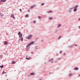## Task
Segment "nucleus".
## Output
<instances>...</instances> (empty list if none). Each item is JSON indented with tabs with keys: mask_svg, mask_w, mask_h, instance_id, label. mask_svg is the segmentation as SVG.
<instances>
[{
	"mask_svg": "<svg viewBox=\"0 0 80 80\" xmlns=\"http://www.w3.org/2000/svg\"><path fill=\"white\" fill-rule=\"evenodd\" d=\"M11 17H12V18H13L14 19H15V16H14V15L13 14H11Z\"/></svg>",
	"mask_w": 80,
	"mask_h": 80,
	"instance_id": "1",
	"label": "nucleus"
},
{
	"mask_svg": "<svg viewBox=\"0 0 80 80\" xmlns=\"http://www.w3.org/2000/svg\"><path fill=\"white\" fill-rule=\"evenodd\" d=\"M26 38L27 39H28V40H29V39H30V35H29L28 36L26 37Z\"/></svg>",
	"mask_w": 80,
	"mask_h": 80,
	"instance_id": "2",
	"label": "nucleus"
},
{
	"mask_svg": "<svg viewBox=\"0 0 80 80\" xmlns=\"http://www.w3.org/2000/svg\"><path fill=\"white\" fill-rule=\"evenodd\" d=\"M34 43H35V42H34V41L31 42L30 43V45H33V44H34Z\"/></svg>",
	"mask_w": 80,
	"mask_h": 80,
	"instance_id": "3",
	"label": "nucleus"
},
{
	"mask_svg": "<svg viewBox=\"0 0 80 80\" xmlns=\"http://www.w3.org/2000/svg\"><path fill=\"white\" fill-rule=\"evenodd\" d=\"M4 43L5 45H7V43H8V42H7V41H5L4 42Z\"/></svg>",
	"mask_w": 80,
	"mask_h": 80,
	"instance_id": "4",
	"label": "nucleus"
},
{
	"mask_svg": "<svg viewBox=\"0 0 80 80\" xmlns=\"http://www.w3.org/2000/svg\"><path fill=\"white\" fill-rule=\"evenodd\" d=\"M30 46V43H29V44H28V45H27V47L28 48V47H29Z\"/></svg>",
	"mask_w": 80,
	"mask_h": 80,
	"instance_id": "5",
	"label": "nucleus"
},
{
	"mask_svg": "<svg viewBox=\"0 0 80 80\" xmlns=\"http://www.w3.org/2000/svg\"><path fill=\"white\" fill-rule=\"evenodd\" d=\"M35 75V73L34 72L31 73V75Z\"/></svg>",
	"mask_w": 80,
	"mask_h": 80,
	"instance_id": "6",
	"label": "nucleus"
},
{
	"mask_svg": "<svg viewBox=\"0 0 80 80\" xmlns=\"http://www.w3.org/2000/svg\"><path fill=\"white\" fill-rule=\"evenodd\" d=\"M49 62H53V59H51L50 61H49Z\"/></svg>",
	"mask_w": 80,
	"mask_h": 80,
	"instance_id": "7",
	"label": "nucleus"
},
{
	"mask_svg": "<svg viewBox=\"0 0 80 80\" xmlns=\"http://www.w3.org/2000/svg\"><path fill=\"white\" fill-rule=\"evenodd\" d=\"M22 34H20L19 35V37H22Z\"/></svg>",
	"mask_w": 80,
	"mask_h": 80,
	"instance_id": "8",
	"label": "nucleus"
},
{
	"mask_svg": "<svg viewBox=\"0 0 80 80\" xmlns=\"http://www.w3.org/2000/svg\"><path fill=\"white\" fill-rule=\"evenodd\" d=\"M26 17L27 18V17H29V15H27V14H26Z\"/></svg>",
	"mask_w": 80,
	"mask_h": 80,
	"instance_id": "9",
	"label": "nucleus"
},
{
	"mask_svg": "<svg viewBox=\"0 0 80 80\" xmlns=\"http://www.w3.org/2000/svg\"><path fill=\"white\" fill-rule=\"evenodd\" d=\"M77 8H75L74 9V12H76V11H77Z\"/></svg>",
	"mask_w": 80,
	"mask_h": 80,
	"instance_id": "10",
	"label": "nucleus"
},
{
	"mask_svg": "<svg viewBox=\"0 0 80 80\" xmlns=\"http://www.w3.org/2000/svg\"><path fill=\"white\" fill-rule=\"evenodd\" d=\"M21 34V32H20L19 31L18 34L19 35H20Z\"/></svg>",
	"mask_w": 80,
	"mask_h": 80,
	"instance_id": "11",
	"label": "nucleus"
},
{
	"mask_svg": "<svg viewBox=\"0 0 80 80\" xmlns=\"http://www.w3.org/2000/svg\"><path fill=\"white\" fill-rule=\"evenodd\" d=\"M49 20H52L53 19V18H52V17L49 18Z\"/></svg>",
	"mask_w": 80,
	"mask_h": 80,
	"instance_id": "12",
	"label": "nucleus"
},
{
	"mask_svg": "<svg viewBox=\"0 0 80 80\" xmlns=\"http://www.w3.org/2000/svg\"><path fill=\"white\" fill-rule=\"evenodd\" d=\"M26 59H27L28 60H29V59H30V57L29 58H27V56L26 57Z\"/></svg>",
	"mask_w": 80,
	"mask_h": 80,
	"instance_id": "13",
	"label": "nucleus"
},
{
	"mask_svg": "<svg viewBox=\"0 0 80 80\" xmlns=\"http://www.w3.org/2000/svg\"><path fill=\"white\" fill-rule=\"evenodd\" d=\"M35 6H32L31 7V8H33Z\"/></svg>",
	"mask_w": 80,
	"mask_h": 80,
	"instance_id": "14",
	"label": "nucleus"
},
{
	"mask_svg": "<svg viewBox=\"0 0 80 80\" xmlns=\"http://www.w3.org/2000/svg\"><path fill=\"white\" fill-rule=\"evenodd\" d=\"M21 41H23V38H21Z\"/></svg>",
	"mask_w": 80,
	"mask_h": 80,
	"instance_id": "15",
	"label": "nucleus"
},
{
	"mask_svg": "<svg viewBox=\"0 0 80 80\" xmlns=\"http://www.w3.org/2000/svg\"><path fill=\"white\" fill-rule=\"evenodd\" d=\"M1 2H4V1L3 0H1L0 1V2L1 3Z\"/></svg>",
	"mask_w": 80,
	"mask_h": 80,
	"instance_id": "16",
	"label": "nucleus"
},
{
	"mask_svg": "<svg viewBox=\"0 0 80 80\" xmlns=\"http://www.w3.org/2000/svg\"><path fill=\"white\" fill-rule=\"evenodd\" d=\"M0 67L1 68H3V65L0 66Z\"/></svg>",
	"mask_w": 80,
	"mask_h": 80,
	"instance_id": "17",
	"label": "nucleus"
},
{
	"mask_svg": "<svg viewBox=\"0 0 80 80\" xmlns=\"http://www.w3.org/2000/svg\"><path fill=\"white\" fill-rule=\"evenodd\" d=\"M74 70H78V68H74Z\"/></svg>",
	"mask_w": 80,
	"mask_h": 80,
	"instance_id": "18",
	"label": "nucleus"
},
{
	"mask_svg": "<svg viewBox=\"0 0 80 80\" xmlns=\"http://www.w3.org/2000/svg\"><path fill=\"white\" fill-rule=\"evenodd\" d=\"M78 8V5L74 7V8Z\"/></svg>",
	"mask_w": 80,
	"mask_h": 80,
	"instance_id": "19",
	"label": "nucleus"
},
{
	"mask_svg": "<svg viewBox=\"0 0 80 80\" xmlns=\"http://www.w3.org/2000/svg\"><path fill=\"white\" fill-rule=\"evenodd\" d=\"M12 64H14L15 61H13V62H12Z\"/></svg>",
	"mask_w": 80,
	"mask_h": 80,
	"instance_id": "20",
	"label": "nucleus"
},
{
	"mask_svg": "<svg viewBox=\"0 0 80 80\" xmlns=\"http://www.w3.org/2000/svg\"><path fill=\"white\" fill-rule=\"evenodd\" d=\"M61 27V24H59L58 26V27Z\"/></svg>",
	"mask_w": 80,
	"mask_h": 80,
	"instance_id": "21",
	"label": "nucleus"
},
{
	"mask_svg": "<svg viewBox=\"0 0 80 80\" xmlns=\"http://www.w3.org/2000/svg\"><path fill=\"white\" fill-rule=\"evenodd\" d=\"M38 18H39V19H41V17H40V16H39Z\"/></svg>",
	"mask_w": 80,
	"mask_h": 80,
	"instance_id": "22",
	"label": "nucleus"
},
{
	"mask_svg": "<svg viewBox=\"0 0 80 80\" xmlns=\"http://www.w3.org/2000/svg\"><path fill=\"white\" fill-rule=\"evenodd\" d=\"M2 74H4V73H6V72H5L4 71H3L2 72Z\"/></svg>",
	"mask_w": 80,
	"mask_h": 80,
	"instance_id": "23",
	"label": "nucleus"
},
{
	"mask_svg": "<svg viewBox=\"0 0 80 80\" xmlns=\"http://www.w3.org/2000/svg\"><path fill=\"white\" fill-rule=\"evenodd\" d=\"M69 75L70 76H72V73L70 74Z\"/></svg>",
	"mask_w": 80,
	"mask_h": 80,
	"instance_id": "24",
	"label": "nucleus"
},
{
	"mask_svg": "<svg viewBox=\"0 0 80 80\" xmlns=\"http://www.w3.org/2000/svg\"><path fill=\"white\" fill-rule=\"evenodd\" d=\"M45 5L44 3H42L41 4V5Z\"/></svg>",
	"mask_w": 80,
	"mask_h": 80,
	"instance_id": "25",
	"label": "nucleus"
},
{
	"mask_svg": "<svg viewBox=\"0 0 80 80\" xmlns=\"http://www.w3.org/2000/svg\"><path fill=\"white\" fill-rule=\"evenodd\" d=\"M52 11H50V12H48V13H52Z\"/></svg>",
	"mask_w": 80,
	"mask_h": 80,
	"instance_id": "26",
	"label": "nucleus"
},
{
	"mask_svg": "<svg viewBox=\"0 0 80 80\" xmlns=\"http://www.w3.org/2000/svg\"><path fill=\"white\" fill-rule=\"evenodd\" d=\"M61 37H61V36L59 37V38H58V39L59 40L60 39V38H61Z\"/></svg>",
	"mask_w": 80,
	"mask_h": 80,
	"instance_id": "27",
	"label": "nucleus"
},
{
	"mask_svg": "<svg viewBox=\"0 0 80 80\" xmlns=\"http://www.w3.org/2000/svg\"><path fill=\"white\" fill-rule=\"evenodd\" d=\"M6 1H7V0H4V2H5Z\"/></svg>",
	"mask_w": 80,
	"mask_h": 80,
	"instance_id": "28",
	"label": "nucleus"
},
{
	"mask_svg": "<svg viewBox=\"0 0 80 80\" xmlns=\"http://www.w3.org/2000/svg\"><path fill=\"white\" fill-rule=\"evenodd\" d=\"M20 12H22V9H20Z\"/></svg>",
	"mask_w": 80,
	"mask_h": 80,
	"instance_id": "29",
	"label": "nucleus"
},
{
	"mask_svg": "<svg viewBox=\"0 0 80 80\" xmlns=\"http://www.w3.org/2000/svg\"><path fill=\"white\" fill-rule=\"evenodd\" d=\"M1 16H3V14H1Z\"/></svg>",
	"mask_w": 80,
	"mask_h": 80,
	"instance_id": "30",
	"label": "nucleus"
},
{
	"mask_svg": "<svg viewBox=\"0 0 80 80\" xmlns=\"http://www.w3.org/2000/svg\"><path fill=\"white\" fill-rule=\"evenodd\" d=\"M32 37V35H30V37Z\"/></svg>",
	"mask_w": 80,
	"mask_h": 80,
	"instance_id": "31",
	"label": "nucleus"
},
{
	"mask_svg": "<svg viewBox=\"0 0 80 80\" xmlns=\"http://www.w3.org/2000/svg\"><path fill=\"white\" fill-rule=\"evenodd\" d=\"M60 53H62V51H60Z\"/></svg>",
	"mask_w": 80,
	"mask_h": 80,
	"instance_id": "32",
	"label": "nucleus"
},
{
	"mask_svg": "<svg viewBox=\"0 0 80 80\" xmlns=\"http://www.w3.org/2000/svg\"><path fill=\"white\" fill-rule=\"evenodd\" d=\"M66 55V53H65L64 54V55Z\"/></svg>",
	"mask_w": 80,
	"mask_h": 80,
	"instance_id": "33",
	"label": "nucleus"
},
{
	"mask_svg": "<svg viewBox=\"0 0 80 80\" xmlns=\"http://www.w3.org/2000/svg\"><path fill=\"white\" fill-rule=\"evenodd\" d=\"M35 22H36V21H34V23H35Z\"/></svg>",
	"mask_w": 80,
	"mask_h": 80,
	"instance_id": "34",
	"label": "nucleus"
},
{
	"mask_svg": "<svg viewBox=\"0 0 80 80\" xmlns=\"http://www.w3.org/2000/svg\"><path fill=\"white\" fill-rule=\"evenodd\" d=\"M2 57V56L1 55H0V58H1Z\"/></svg>",
	"mask_w": 80,
	"mask_h": 80,
	"instance_id": "35",
	"label": "nucleus"
},
{
	"mask_svg": "<svg viewBox=\"0 0 80 80\" xmlns=\"http://www.w3.org/2000/svg\"><path fill=\"white\" fill-rule=\"evenodd\" d=\"M75 46H77V45L75 44Z\"/></svg>",
	"mask_w": 80,
	"mask_h": 80,
	"instance_id": "36",
	"label": "nucleus"
},
{
	"mask_svg": "<svg viewBox=\"0 0 80 80\" xmlns=\"http://www.w3.org/2000/svg\"><path fill=\"white\" fill-rule=\"evenodd\" d=\"M78 27H79V28H80V26H79Z\"/></svg>",
	"mask_w": 80,
	"mask_h": 80,
	"instance_id": "37",
	"label": "nucleus"
},
{
	"mask_svg": "<svg viewBox=\"0 0 80 80\" xmlns=\"http://www.w3.org/2000/svg\"><path fill=\"white\" fill-rule=\"evenodd\" d=\"M79 20H80V18L79 19Z\"/></svg>",
	"mask_w": 80,
	"mask_h": 80,
	"instance_id": "38",
	"label": "nucleus"
},
{
	"mask_svg": "<svg viewBox=\"0 0 80 80\" xmlns=\"http://www.w3.org/2000/svg\"><path fill=\"white\" fill-rule=\"evenodd\" d=\"M31 53H33V52H31Z\"/></svg>",
	"mask_w": 80,
	"mask_h": 80,
	"instance_id": "39",
	"label": "nucleus"
},
{
	"mask_svg": "<svg viewBox=\"0 0 80 80\" xmlns=\"http://www.w3.org/2000/svg\"><path fill=\"white\" fill-rule=\"evenodd\" d=\"M59 59H61V58H59Z\"/></svg>",
	"mask_w": 80,
	"mask_h": 80,
	"instance_id": "40",
	"label": "nucleus"
}]
</instances>
